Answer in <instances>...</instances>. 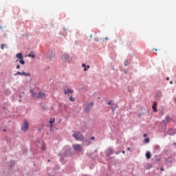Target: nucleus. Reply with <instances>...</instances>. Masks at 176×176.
Instances as JSON below:
<instances>
[{
    "label": "nucleus",
    "mask_w": 176,
    "mask_h": 176,
    "mask_svg": "<svg viewBox=\"0 0 176 176\" xmlns=\"http://www.w3.org/2000/svg\"><path fill=\"white\" fill-rule=\"evenodd\" d=\"M75 140H76L77 141H83V135H82V133L79 132V131H76L74 133L73 135H72Z\"/></svg>",
    "instance_id": "obj_1"
},
{
    "label": "nucleus",
    "mask_w": 176,
    "mask_h": 176,
    "mask_svg": "<svg viewBox=\"0 0 176 176\" xmlns=\"http://www.w3.org/2000/svg\"><path fill=\"white\" fill-rule=\"evenodd\" d=\"M61 60L62 61H64V63H67V64L71 63V60L69 59V55H68V54H63L61 56Z\"/></svg>",
    "instance_id": "obj_2"
},
{
    "label": "nucleus",
    "mask_w": 176,
    "mask_h": 176,
    "mask_svg": "<svg viewBox=\"0 0 176 176\" xmlns=\"http://www.w3.org/2000/svg\"><path fill=\"white\" fill-rule=\"evenodd\" d=\"M29 127H30V123H28V122L27 121H25L22 124L21 130L22 131H25L26 130H28Z\"/></svg>",
    "instance_id": "obj_3"
},
{
    "label": "nucleus",
    "mask_w": 176,
    "mask_h": 176,
    "mask_svg": "<svg viewBox=\"0 0 176 176\" xmlns=\"http://www.w3.org/2000/svg\"><path fill=\"white\" fill-rule=\"evenodd\" d=\"M72 146L73 149H74V151H76L77 152L82 151V146H80V144H73Z\"/></svg>",
    "instance_id": "obj_4"
},
{
    "label": "nucleus",
    "mask_w": 176,
    "mask_h": 176,
    "mask_svg": "<svg viewBox=\"0 0 176 176\" xmlns=\"http://www.w3.org/2000/svg\"><path fill=\"white\" fill-rule=\"evenodd\" d=\"M74 93V89H71V88H67V89H64V94H72Z\"/></svg>",
    "instance_id": "obj_5"
},
{
    "label": "nucleus",
    "mask_w": 176,
    "mask_h": 176,
    "mask_svg": "<svg viewBox=\"0 0 176 176\" xmlns=\"http://www.w3.org/2000/svg\"><path fill=\"white\" fill-rule=\"evenodd\" d=\"M171 122H173V118H170V116H166L165 120H163V123H164V124H167Z\"/></svg>",
    "instance_id": "obj_6"
},
{
    "label": "nucleus",
    "mask_w": 176,
    "mask_h": 176,
    "mask_svg": "<svg viewBox=\"0 0 176 176\" xmlns=\"http://www.w3.org/2000/svg\"><path fill=\"white\" fill-rule=\"evenodd\" d=\"M46 97V94L43 91H39L38 96H37V98H45Z\"/></svg>",
    "instance_id": "obj_7"
},
{
    "label": "nucleus",
    "mask_w": 176,
    "mask_h": 176,
    "mask_svg": "<svg viewBox=\"0 0 176 176\" xmlns=\"http://www.w3.org/2000/svg\"><path fill=\"white\" fill-rule=\"evenodd\" d=\"M16 57L19 60H21L22 58H24V56H23V54H21V53L16 54Z\"/></svg>",
    "instance_id": "obj_8"
},
{
    "label": "nucleus",
    "mask_w": 176,
    "mask_h": 176,
    "mask_svg": "<svg viewBox=\"0 0 176 176\" xmlns=\"http://www.w3.org/2000/svg\"><path fill=\"white\" fill-rule=\"evenodd\" d=\"M113 149L109 148L107 153V156H111V155H113Z\"/></svg>",
    "instance_id": "obj_9"
},
{
    "label": "nucleus",
    "mask_w": 176,
    "mask_h": 176,
    "mask_svg": "<svg viewBox=\"0 0 176 176\" xmlns=\"http://www.w3.org/2000/svg\"><path fill=\"white\" fill-rule=\"evenodd\" d=\"M168 134L170 135H174V134H176V130L175 129H170L168 131Z\"/></svg>",
    "instance_id": "obj_10"
},
{
    "label": "nucleus",
    "mask_w": 176,
    "mask_h": 176,
    "mask_svg": "<svg viewBox=\"0 0 176 176\" xmlns=\"http://www.w3.org/2000/svg\"><path fill=\"white\" fill-rule=\"evenodd\" d=\"M157 102H154L153 105V109L154 111V112H157Z\"/></svg>",
    "instance_id": "obj_11"
},
{
    "label": "nucleus",
    "mask_w": 176,
    "mask_h": 176,
    "mask_svg": "<svg viewBox=\"0 0 176 176\" xmlns=\"http://www.w3.org/2000/svg\"><path fill=\"white\" fill-rule=\"evenodd\" d=\"M21 75L22 76H31V74L25 73V72H21Z\"/></svg>",
    "instance_id": "obj_12"
},
{
    "label": "nucleus",
    "mask_w": 176,
    "mask_h": 176,
    "mask_svg": "<svg viewBox=\"0 0 176 176\" xmlns=\"http://www.w3.org/2000/svg\"><path fill=\"white\" fill-rule=\"evenodd\" d=\"M28 57H32V58H35V54L34 53V52H32L30 54H29Z\"/></svg>",
    "instance_id": "obj_13"
},
{
    "label": "nucleus",
    "mask_w": 176,
    "mask_h": 176,
    "mask_svg": "<svg viewBox=\"0 0 176 176\" xmlns=\"http://www.w3.org/2000/svg\"><path fill=\"white\" fill-rule=\"evenodd\" d=\"M146 159H151V153L149 151H147L146 153Z\"/></svg>",
    "instance_id": "obj_14"
},
{
    "label": "nucleus",
    "mask_w": 176,
    "mask_h": 176,
    "mask_svg": "<svg viewBox=\"0 0 176 176\" xmlns=\"http://www.w3.org/2000/svg\"><path fill=\"white\" fill-rule=\"evenodd\" d=\"M19 63H20V64H21L22 65H24V64H25V60H24V58L19 59Z\"/></svg>",
    "instance_id": "obj_15"
},
{
    "label": "nucleus",
    "mask_w": 176,
    "mask_h": 176,
    "mask_svg": "<svg viewBox=\"0 0 176 176\" xmlns=\"http://www.w3.org/2000/svg\"><path fill=\"white\" fill-rule=\"evenodd\" d=\"M5 47H7V45L6 44H1V50H3V49H5Z\"/></svg>",
    "instance_id": "obj_16"
},
{
    "label": "nucleus",
    "mask_w": 176,
    "mask_h": 176,
    "mask_svg": "<svg viewBox=\"0 0 176 176\" xmlns=\"http://www.w3.org/2000/svg\"><path fill=\"white\" fill-rule=\"evenodd\" d=\"M82 67L84 68V71H87V68L86 64L83 63L82 65Z\"/></svg>",
    "instance_id": "obj_17"
},
{
    "label": "nucleus",
    "mask_w": 176,
    "mask_h": 176,
    "mask_svg": "<svg viewBox=\"0 0 176 176\" xmlns=\"http://www.w3.org/2000/svg\"><path fill=\"white\" fill-rule=\"evenodd\" d=\"M55 121H56V120L54 118H50V123H51V124H52L54 123Z\"/></svg>",
    "instance_id": "obj_18"
},
{
    "label": "nucleus",
    "mask_w": 176,
    "mask_h": 176,
    "mask_svg": "<svg viewBox=\"0 0 176 176\" xmlns=\"http://www.w3.org/2000/svg\"><path fill=\"white\" fill-rule=\"evenodd\" d=\"M69 101H72V102H74V101H75V98L71 96V97L69 98Z\"/></svg>",
    "instance_id": "obj_19"
},
{
    "label": "nucleus",
    "mask_w": 176,
    "mask_h": 176,
    "mask_svg": "<svg viewBox=\"0 0 176 176\" xmlns=\"http://www.w3.org/2000/svg\"><path fill=\"white\" fill-rule=\"evenodd\" d=\"M17 75H21V72H17L16 74H14V76H17Z\"/></svg>",
    "instance_id": "obj_20"
},
{
    "label": "nucleus",
    "mask_w": 176,
    "mask_h": 176,
    "mask_svg": "<svg viewBox=\"0 0 176 176\" xmlns=\"http://www.w3.org/2000/svg\"><path fill=\"white\" fill-rule=\"evenodd\" d=\"M144 142H146V144H148V142H149V138H146L144 140Z\"/></svg>",
    "instance_id": "obj_21"
},
{
    "label": "nucleus",
    "mask_w": 176,
    "mask_h": 176,
    "mask_svg": "<svg viewBox=\"0 0 176 176\" xmlns=\"http://www.w3.org/2000/svg\"><path fill=\"white\" fill-rule=\"evenodd\" d=\"M30 93H31L32 96H33V97H34V96H35V94L34 93V91H32V89L30 90Z\"/></svg>",
    "instance_id": "obj_22"
},
{
    "label": "nucleus",
    "mask_w": 176,
    "mask_h": 176,
    "mask_svg": "<svg viewBox=\"0 0 176 176\" xmlns=\"http://www.w3.org/2000/svg\"><path fill=\"white\" fill-rule=\"evenodd\" d=\"M41 149L43 151H46V148H45V146H42Z\"/></svg>",
    "instance_id": "obj_23"
},
{
    "label": "nucleus",
    "mask_w": 176,
    "mask_h": 176,
    "mask_svg": "<svg viewBox=\"0 0 176 176\" xmlns=\"http://www.w3.org/2000/svg\"><path fill=\"white\" fill-rule=\"evenodd\" d=\"M90 105H91V107H93L94 105V102H90Z\"/></svg>",
    "instance_id": "obj_24"
},
{
    "label": "nucleus",
    "mask_w": 176,
    "mask_h": 176,
    "mask_svg": "<svg viewBox=\"0 0 176 176\" xmlns=\"http://www.w3.org/2000/svg\"><path fill=\"white\" fill-rule=\"evenodd\" d=\"M16 69H20V65H17Z\"/></svg>",
    "instance_id": "obj_25"
},
{
    "label": "nucleus",
    "mask_w": 176,
    "mask_h": 176,
    "mask_svg": "<svg viewBox=\"0 0 176 176\" xmlns=\"http://www.w3.org/2000/svg\"><path fill=\"white\" fill-rule=\"evenodd\" d=\"M128 64H129V61H126V62H125V65L127 66Z\"/></svg>",
    "instance_id": "obj_26"
},
{
    "label": "nucleus",
    "mask_w": 176,
    "mask_h": 176,
    "mask_svg": "<svg viewBox=\"0 0 176 176\" xmlns=\"http://www.w3.org/2000/svg\"><path fill=\"white\" fill-rule=\"evenodd\" d=\"M111 102H112V101H109L108 102V105H111Z\"/></svg>",
    "instance_id": "obj_27"
},
{
    "label": "nucleus",
    "mask_w": 176,
    "mask_h": 176,
    "mask_svg": "<svg viewBox=\"0 0 176 176\" xmlns=\"http://www.w3.org/2000/svg\"><path fill=\"white\" fill-rule=\"evenodd\" d=\"M119 153H120V151H117V152L116 153V155H119Z\"/></svg>",
    "instance_id": "obj_28"
},
{
    "label": "nucleus",
    "mask_w": 176,
    "mask_h": 176,
    "mask_svg": "<svg viewBox=\"0 0 176 176\" xmlns=\"http://www.w3.org/2000/svg\"><path fill=\"white\" fill-rule=\"evenodd\" d=\"M89 68H90V65L87 66V69H89Z\"/></svg>",
    "instance_id": "obj_29"
},
{
    "label": "nucleus",
    "mask_w": 176,
    "mask_h": 176,
    "mask_svg": "<svg viewBox=\"0 0 176 176\" xmlns=\"http://www.w3.org/2000/svg\"><path fill=\"white\" fill-rule=\"evenodd\" d=\"M131 148L130 147L127 148V151H131Z\"/></svg>",
    "instance_id": "obj_30"
},
{
    "label": "nucleus",
    "mask_w": 176,
    "mask_h": 176,
    "mask_svg": "<svg viewBox=\"0 0 176 176\" xmlns=\"http://www.w3.org/2000/svg\"><path fill=\"white\" fill-rule=\"evenodd\" d=\"M122 153L123 154H125V153H126V151H122Z\"/></svg>",
    "instance_id": "obj_31"
},
{
    "label": "nucleus",
    "mask_w": 176,
    "mask_h": 176,
    "mask_svg": "<svg viewBox=\"0 0 176 176\" xmlns=\"http://www.w3.org/2000/svg\"><path fill=\"white\" fill-rule=\"evenodd\" d=\"M166 80H170V78L167 77Z\"/></svg>",
    "instance_id": "obj_32"
},
{
    "label": "nucleus",
    "mask_w": 176,
    "mask_h": 176,
    "mask_svg": "<svg viewBox=\"0 0 176 176\" xmlns=\"http://www.w3.org/2000/svg\"><path fill=\"white\" fill-rule=\"evenodd\" d=\"M161 171H164V169L163 168H161Z\"/></svg>",
    "instance_id": "obj_33"
},
{
    "label": "nucleus",
    "mask_w": 176,
    "mask_h": 176,
    "mask_svg": "<svg viewBox=\"0 0 176 176\" xmlns=\"http://www.w3.org/2000/svg\"><path fill=\"white\" fill-rule=\"evenodd\" d=\"M143 136H144V137H146V134L144 133V134L143 135Z\"/></svg>",
    "instance_id": "obj_34"
},
{
    "label": "nucleus",
    "mask_w": 176,
    "mask_h": 176,
    "mask_svg": "<svg viewBox=\"0 0 176 176\" xmlns=\"http://www.w3.org/2000/svg\"><path fill=\"white\" fill-rule=\"evenodd\" d=\"M154 50H155V52H157V49H156V48H155Z\"/></svg>",
    "instance_id": "obj_35"
},
{
    "label": "nucleus",
    "mask_w": 176,
    "mask_h": 176,
    "mask_svg": "<svg viewBox=\"0 0 176 176\" xmlns=\"http://www.w3.org/2000/svg\"><path fill=\"white\" fill-rule=\"evenodd\" d=\"M170 85H173V81H170Z\"/></svg>",
    "instance_id": "obj_36"
},
{
    "label": "nucleus",
    "mask_w": 176,
    "mask_h": 176,
    "mask_svg": "<svg viewBox=\"0 0 176 176\" xmlns=\"http://www.w3.org/2000/svg\"><path fill=\"white\" fill-rule=\"evenodd\" d=\"M105 39H106V41H108V37H106Z\"/></svg>",
    "instance_id": "obj_37"
},
{
    "label": "nucleus",
    "mask_w": 176,
    "mask_h": 176,
    "mask_svg": "<svg viewBox=\"0 0 176 176\" xmlns=\"http://www.w3.org/2000/svg\"><path fill=\"white\" fill-rule=\"evenodd\" d=\"M91 140H94V137H92V138H91Z\"/></svg>",
    "instance_id": "obj_38"
},
{
    "label": "nucleus",
    "mask_w": 176,
    "mask_h": 176,
    "mask_svg": "<svg viewBox=\"0 0 176 176\" xmlns=\"http://www.w3.org/2000/svg\"><path fill=\"white\" fill-rule=\"evenodd\" d=\"M175 104H176V98H175Z\"/></svg>",
    "instance_id": "obj_39"
},
{
    "label": "nucleus",
    "mask_w": 176,
    "mask_h": 176,
    "mask_svg": "<svg viewBox=\"0 0 176 176\" xmlns=\"http://www.w3.org/2000/svg\"><path fill=\"white\" fill-rule=\"evenodd\" d=\"M19 61V59H17L16 60V63H17Z\"/></svg>",
    "instance_id": "obj_40"
},
{
    "label": "nucleus",
    "mask_w": 176,
    "mask_h": 176,
    "mask_svg": "<svg viewBox=\"0 0 176 176\" xmlns=\"http://www.w3.org/2000/svg\"><path fill=\"white\" fill-rule=\"evenodd\" d=\"M19 102H21L22 100H19Z\"/></svg>",
    "instance_id": "obj_41"
},
{
    "label": "nucleus",
    "mask_w": 176,
    "mask_h": 176,
    "mask_svg": "<svg viewBox=\"0 0 176 176\" xmlns=\"http://www.w3.org/2000/svg\"><path fill=\"white\" fill-rule=\"evenodd\" d=\"M19 98H21V95L19 96Z\"/></svg>",
    "instance_id": "obj_42"
},
{
    "label": "nucleus",
    "mask_w": 176,
    "mask_h": 176,
    "mask_svg": "<svg viewBox=\"0 0 176 176\" xmlns=\"http://www.w3.org/2000/svg\"><path fill=\"white\" fill-rule=\"evenodd\" d=\"M3 131H6V129H3Z\"/></svg>",
    "instance_id": "obj_43"
},
{
    "label": "nucleus",
    "mask_w": 176,
    "mask_h": 176,
    "mask_svg": "<svg viewBox=\"0 0 176 176\" xmlns=\"http://www.w3.org/2000/svg\"><path fill=\"white\" fill-rule=\"evenodd\" d=\"M48 162H50V160H48Z\"/></svg>",
    "instance_id": "obj_44"
}]
</instances>
